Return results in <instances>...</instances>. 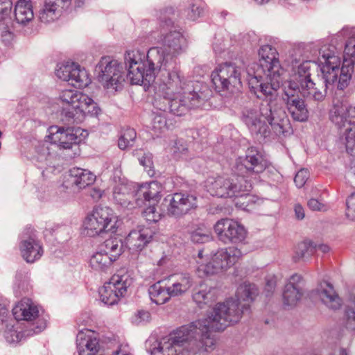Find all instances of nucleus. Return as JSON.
Here are the masks:
<instances>
[{
  "instance_id": "nucleus-12",
  "label": "nucleus",
  "mask_w": 355,
  "mask_h": 355,
  "mask_svg": "<svg viewBox=\"0 0 355 355\" xmlns=\"http://www.w3.org/2000/svg\"><path fill=\"white\" fill-rule=\"evenodd\" d=\"M131 275L125 268L119 270L99 291L102 302L108 306L116 304L132 284Z\"/></svg>"
},
{
  "instance_id": "nucleus-36",
  "label": "nucleus",
  "mask_w": 355,
  "mask_h": 355,
  "mask_svg": "<svg viewBox=\"0 0 355 355\" xmlns=\"http://www.w3.org/2000/svg\"><path fill=\"white\" fill-rule=\"evenodd\" d=\"M193 279L187 272L177 275L176 281L171 286H168V291L172 295L178 296L187 292L193 286Z\"/></svg>"
},
{
  "instance_id": "nucleus-7",
  "label": "nucleus",
  "mask_w": 355,
  "mask_h": 355,
  "mask_svg": "<svg viewBox=\"0 0 355 355\" xmlns=\"http://www.w3.org/2000/svg\"><path fill=\"white\" fill-rule=\"evenodd\" d=\"M154 49H150L147 53L148 67L145 69L146 64L139 58L137 52L128 51L125 53L124 60L127 67V79L132 85L142 83L145 91L155 93V64L150 59V54Z\"/></svg>"
},
{
  "instance_id": "nucleus-24",
  "label": "nucleus",
  "mask_w": 355,
  "mask_h": 355,
  "mask_svg": "<svg viewBox=\"0 0 355 355\" xmlns=\"http://www.w3.org/2000/svg\"><path fill=\"white\" fill-rule=\"evenodd\" d=\"M154 227H144L140 230L131 231L126 237V244L130 250L141 251L154 236Z\"/></svg>"
},
{
  "instance_id": "nucleus-17",
  "label": "nucleus",
  "mask_w": 355,
  "mask_h": 355,
  "mask_svg": "<svg viewBox=\"0 0 355 355\" xmlns=\"http://www.w3.org/2000/svg\"><path fill=\"white\" fill-rule=\"evenodd\" d=\"M55 74L58 78L69 82L75 87H85L90 83L87 72L73 62L62 64L56 69Z\"/></svg>"
},
{
  "instance_id": "nucleus-4",
  "label": "nucleus",
  "mask_w": 355,
  "mask_h": 355,
  "mask_svg": "<svg viewBox=\"0 0 355 355\" xmlns=\"http://www.w3.org/2000/svg\"><path fill=\"white\" fill-rule=\"evenodd\" d=\"M178 15L172 7L161 11L159 15V39L157 41L158 62L161 64L157 77L166 75L171 78L169 66L174 59L184 53L187 48V41L179 27L175 25Z\"/></svg>"
},
{
  "instance_id": "nucleus-37",
  "label": "nucleus",
  "mask_w": 355,
  "mask_h": 355,
  "mask_svg": "<svg viewBox=\"0 0 355 355\" xmlns=\"http://www.w3.org/2000/svg\"><path fill=\"white\" fill-rule=\"evenodd\" d=\"M100 249L116 261L123 251V245L118 238H110L105 240L100 246Z\"/></svg>"
},
{
  "instance_id": "nucleus-39",
  "label": "nucleus",
  "mask_w": 355,
  "mask_h": 355,
  "mask_svg": "<svg viewBox=\"0 0 355 355\" xmlns=\"http://www.w3.org/2000/svg\"><path fill=\"white\" fill-rule=\"evenodd\" d=\"M114 261L108 254L103 252L101 249L96 252L90 259L91 267L98 271L106 270Z\"/></svg>"
},
{
  "instance_id": "nucleus-16",
  "label": "nucleus",
  "mask_w": 355,
  "mask_h": 355,
  "mask_svg": "<svg viewBox=\"0 0 355 355\" xmlns=\"http://www.w3.org/2000/svg\"><path fill=\"white\" fill-rule=\"evenodd\" d=\"M268 162L262 153L255 147L248 148L245 156L239 157L236 162V170L241 173L252 175L262 173L267 167Z\"/></svg>"
},
{
  "instance_id": "nucleus-8",
  "label": "nucleus",
  "mask_w": 355,
  "mask_h": 355,
  "mask_svg": "<svg viewBox=\"0 0 355 355\" xmlns=\"http://www.w3.org/2000/svg\"><path fill=\"white\" fill-rule=\"evenodd\" d=\"M254 94L258 98H264L263 102L261 103L259 111L254 107H246L243 108L241 113V121L245 124L248 130L252 134L256 135H260L262 137H267L270 135V129L273 130L276 135L280 136L284 135L288 132L291 129V124L288 116L286 119L288 120V125L284 128L280 127V130L275 128V125H273V121H270L261 114V108L263 103H269V98H267L266 95L262 94L259 91V88L252 89ZM276 124V121H274Z\"/></svg>"
},
{
  "instance_id": "nucleus-63",
  "label": "nucleus",
  "mask_w": 355,
  "mask_h": 355,
  "mask_svg": "<svg viewBox=\"0 0 355 355\" xmlns=\"http://www.w3.org/2000/svg\"><path fill=\"white\" fill-rule=\"evenodd\" d=\"M245 193L249 196V198H245V196L240 197L241 198V200L243 201V202H241V201L236 202V205H238L239 203H241L243 206H245V207H243V209H245V207H248V202H250V200L252 198V197L248 195V192H246Z\"/></svg>"
},
{
  "instance_id": "nucleus-33",
  "label": "nucleus",
  "mask_w": 355,
  "mask_h": 355,
  "mask_svg": "<svg viewBox=\"0 0 355 355\" xmlns=\"http://www.w3.org/2000/svg\"><path fill=\"white\" fill-rule=\"evenodd\" d=\"M15 20L19 24L26 26L34 18L33 6L30 0H19L14 9Z\"/></svg>"
},
{
  "instance_id": "nucleus-13",
  "label": "nucleus",
  "mask_w": 355,
  "mask_h": 355,
  "mask_svg": "<svg viewBox=\"0 0 355 355\" xmlns=\"http://www.w3.org/2000/svg\"><path fill=\"white\" fill-rule=\"evenodd\" d=\"M243 69L236 63L225 62L211 73V80L216 89L234 92L241 87V76Z\"/></svg>"
},
{
  "instance_id": "nucleus-40",
  "label": "nucleus",
  "mask_w": 355,
  "mask_h": 355,
  "mask_svg": "<svg viewBox=\"0 0 355 355\" xmlns=\"http://www.w3.org/2000/svg\"><path fill=\"white\" fill-rule=\"evenodd\" d=\"M345 318L347 328L355 331V288H352L349 293Z\"/></svg>"
},
{
  "instance_id": "nucleus-60",
  "label": "nucleus",
  "mask_w": 355,
  "mask_h": 355,
  "mask_svg": "<svg viewBox=\"0 0 355 355\" xmlns=\"http://www.w3.org/2000/svg\"><path fill=\"white\" fill-rule=\"evenodd\" d=\"M154 339L153 337H150L146 342V347L148 348L151 355H153L154 351L155 350V347L153 346L155 342Z\"/></svg>"
},
{
  "instance_id": "nucleus-25",
  "label": "nucleus",
  "mask_w": 355,
  "mask_h": 355,
  "mask_svg": "<svg viewBox=\"0 0 355 355\" xmlns=\"http://www.w3.org/2000/svg\"><path fill=\"white\" fill-rule=\"evenodd\" d=\"M71 4V0H45L44 8L40 11L39 18L44 23L53 21L63 10H67Z\"/></svg>"
},
{
  "instance_id": "nucleus-35",
  "label": "nucleus",
  "mask_w": 355,
  "mask_h": 355,
  "mask_svg": "<svg viewBox=\"0 0 355 355\" xmlns=\"http://www.w3.org/2000/svg\"><path fill=\"white\" fill-rule=\"evenodd\" d=\"M206 3L203 0H190L188 6L184 10L183 12L180 13L178 11H175V13L178 15V18H185L190 21H196L198 18L202 17L205 12Z\"/></svg>"
},
{
  "instance_id": "nucleus-50",
  "label": "nucleus",
  "mask_w": 355,
  "mask_h": 355,
  "mask_svg": "<svg viewBox=\"0 0 355 355\" xmlns=\"http://www.w3.org/2000/svg\"><path fill=\"white\" fill-rule=\"evenodd\" d=\"M151 319L148 311L141 310L137 311L132 318V322L137 325L148 322Z\"/></svg>"
},
{
  "instance_id": "nucleus-3",
  "label": "nucleus",
  "mask_w": 355,
  "mask_h": 355,
  "mask_svg": "<svg viewBox=\"0 0 355 355\" xmlns=\"http://www.w3.org/2000/svg\"><path fill=\"white\" fill-rule=\"evenodd\" d=\"M355 37H350L345 44L344 59L341 68L340 53L336 47L331 44H324L319 49L318 65L322 77L317 83L312 80L300 87L301 94L318 102L322 101L329 85L337 82V88L343 90L352 78L355 60Z\"/></svg>"
},
{
  "instance_id": "nucleus-2",
  "label": "nucleus",
  "mask_w": 355,
  "mask_h": 355,
  "mask_svg": "<svg viewBox=\"0 0 355 355\" xmlns=\"http://www.w3.org/2000/svg\"><path fill=\"white\" fill-rule=\"evenodd\" d=\"M259 63L254 64L253 73L248 71L250 76L249 85L252 89L259 88V91L269 98V103H263L261 114L270 121H273L275 128L280 130V127L288 125L286 112L277 104L278 92L282 83V69L277 58L278 53L270 45L262 46L259 51Z\"/></svg>"
},
{
  "instance_id": "nucleus-19",
  "label": "nucleus",
  "mask_w": 355,
  "mask_h": 355,
  "mask_svg": "<svg viewBox=\"0 0 355 355\" xmlns=\"http://www.w3.org/2000/svg\"><path fill=\"white\" fill-rule=\"evenodd\" d=\"M78 130L71 128L51 126L49 128V138L51 143L58 145L60 148H78L81 139L77 135Z\"/></svg>"
},
{
  "instance_id": "nucleus-61",
  "label": "nucleus",
  "mask_w": 355,
  "mask_h": 355,
  "mask_svg": "<svg viewBox=\"0 0 355 355\" xmlns=\"http://www.w3.org/2000/svg\"><path fill=\"white\" fill-rule=\"evenodd\" d=\"M148 295L152 302H155V284L151 285L148 288Z\"/></svg>"
},
{
  "instance_id": "nucleus-48",
  "label": "nucleus",
  "mask_w": 355,
  "mask_h": 355,
  "mask_svg": "<svg viewBox=\"0 0 355 355\" xmlns=\"http://www.w3.org/2000/svg\"><path fill=\"white\" fill-rule=\"evenodd\" d=\"M12 6L10 0H0V21H4L10 16Z\"/></svg>"
},
{
  "instance_id": "nucleus-57",
  "label": "nucleus",
  "mask_w": 355,
  "mask_h": 355,
  "mask_svg": "<svg viewBox=\"0 0 355 355\" xmlns=\"http://www.w3.org/2000/svg\"><path fill=\"white\" fill-rule=\"evenodd\" d=\"M295 216L297 219L302 220L304 218V210L300 205H295L294 207Z\"/></svg>"
},
{
  "instance_id": "nucleus-41",
  "label": "nucleus",
  "mask_w": 355,
  "mask_h": 355,
  "mask_svg": "<svg viewBox=\"0 0 355 355\" xmlns=\"http://www.w3.org/2000/svg\"><path fill=\"white\" fill-rule=\"evenodd\" d=\"M213 239L211 228L200 225L198 226L191 233V239L196 243H204L211 241Z\"/></svg>"
},
{
  "instance_id": "nucleus-28",
  "label": "nucleus",
  "mask_w": 355,
  "mask_h": 355,
  "mask_svg": "<svg viewBox=\"0 0 355 355\" xmlns=\"http://www.w3.org/2000/svg\"><path fill=\"white\" fill-rule=\"evenodd\" d=\"M294 74L291 78L284 83H295L297 87L300 89L302 85L311 80V61L300 59L292 58L291 61Z\"/></svg>"
},
{
  "instance_id": "nucleus-10",
  "label": "nucleus",
  "mask_w": 355,
  "mask_h": 355,
  "mask_svg": "<svg viewBox=\"0 0 355 355\" xmlns=\"http://www.w3.org/2000/svg\"><path fill=\"white\" fill-rule=\"evenodd\" d=\"M117 216L108 207L98 206L85 218L83 233L88 236H96L116 230Z\"/></svg>"
},
{
  "instance_id": "nucleus-34",
  "label": "nucleus",
  "mask_w": 355,
  "mask_h": 355,
  "mask_svg": "<svg viewBox=\"0 0 355 355\" xmlns=\"http://www.w3.org/2000/svg\"><path fill=\"white\" fill-rule=\"evenodd\" d=\"M69 173L71 183L79 189L92 184L96 180L95 175L87 169L73 168Z\"/></svg>"
},
{
  "instance_id": "nucleus-58",
  "label": "nucleus",
  "mask_w": 355,
  "mask_h": 355,
  "mask_svg": "<svg viewBox=\"0 0 355 355\" xmlns=\"http://www.w3.org/2000/svg\"><path fill=\"white\" fill-rule=\"evenodd\" d=\"M103 195V191L97 188H93L89 191V196L94 200H98Z\"/></svg>"
},
{
  "instance_id": "nucleus-59",
  "label": "nucleus",
  "mask_w": 355,
  "mask_h": 355,
  "mask_svg": "<svg viewBox=\"0 0 355 355\" xmlns=\"http://www.w3.org/2000/svg\"><path fill=\"white\" fill-rule=\"evenodd\" d=\"M8 311L6 308L0 305V329H2L3 323L6 320Z\"/></svg>"
},
{
  "instance_id": "nucleus-49",
  "label": "nucleus",
  "mask_w": 355,
  "mask_h": 355,
  "mask_svg": "<svg viewBox=\"0 0 355 355\" xmlns=\"http://www.w3.org/2000/svg\"><path fill=\"white\" fill-rule=\"evenodd\" d=\"M346 216L352 220H355V193L349 196L346 201Z\"/></svg>"
},
{
  "instance_id": "nucleus-5",
  "label": "nucleus",
  "mask_w": 355,
  "mask_h": 355,
  "mask_svg": "<svg viewBox=\"0 0 355 355\" xmlns=\"http://www.w3.org/2000/svg\"><path fill=\"white\" fill-rule=\"evenodd\" d=\"M162 83L159 90L168 101L171 114L176 116L186 114L191 109L198 108L206 101L202 92H197L191 83L183 82L180 75L175 72L168 79L166 75L158 76Z\"/></svg>"
},
{
  "instance_id": "nucleus-32",
  "label": "nucleus",
  "mask_w": 355,
  "mask_h": 355,
  "mask_svg": "<svg viewBox=\"0 0 355 355\" xmlns=\"http://www.w3.org/2000/svg\"><path fill=\"white\" fill-rule=\"evenodd\" d=\"M216 294L214 288L202 282L193 289L192 298L200 308H202L204 305L215 301Z\"/></svg>"
},
{
  "instance_id": "nucleus-14",
  "label": "nucleus",
  "mask_w": 355,
  "mask_h": 355,
  "mask_svg": "<svg viewBox=\"0 0 355 355\" xmlns=\"http://www.w3.org/2000/svg\"><path fill=\"white\" fill-rule=\"evenodd\" d=\"M300 92L295 83H284L282 99L292 119L304 122L309 118V111L304 100L299 96Z\"/></svg>"
},
{
  "instance_id": "nucleus-6",
  "label": "nucleus",
  "mask_w": 355,
  "mask_h": 355,
  "mask_svg": "<svg viewBox=\"0 0 355 355\" xmlns=\"http://www.w3.org/2000/svg\"><path fill=\"white\" fill-rule=\"evenodd\" d=\"M329 119L340 129V140L346 152L355 157V106L346 101H334Z\"/></svg>"
},
{
  "instance_id": "nucleus-64",
  "label": "nucleus",
  "mask_w": 355,
  "mask_h": 355,
  "mask_svg": "<svg viewBox=\"0 0 355 355\" xmlns=\"http://www.w3.org/2000/svg\"><path fill=\"white\" fill-rule=\"evenodd\" d=\"M85 0H74V8H80L83 6Z\"/></svg>"
},
{
  "instance_id": "nucleus-62",
  "label": "nucleus",
  "mask_w": 355,
  "mask_h": 355,
  "mask_svg": "<svg viewBox=\"0 0 355 355\" xmlns=\"http://www.w3.org/2000/svg\"><path fill=\"white\" fill-rule=\"evenodd\" d=\"M316 252L320 251L322 253L325 254L329 251V247L325 244L316 245Z\"/></svg>"
},
{
  "instance_id": "nucleus-21",
  "label": "nucleus",
  "mask_w": 355,
  "mask_h": 355,
  "mask_svg": "<svg viewBox=\"0 0 355 355\" xmlns=\"http://www.w3.org/2000/svg\"><path fill=\"white\" fill-rule=\"evenodd\" d=\"M83 94L73 89H66L61 92L59 98L61 102L63 103L62 110V120L67 123L68 124L73 123V119L69 118L71 114H67L68 112L74 114L76 112L80 101Z\"/></svg>"
},
{
  "instance_id": "nucleus-51",
  "label": "nucleus",
  "mask_w": 355,
  "mask_h": 355,
  "mask_svg": "<svg viewBox=\"0 0 355 355\" xmlns=\"http://www.w3.org/2000/svg\"><path fill=\"white\" fill-rule=\"evenodd\" d=\"M173 296L168 291V287L163 288L160 286L157 288V304H163L166 303L170 297Z\"/></svg>"
},
{
  "instance_id": "nucleus-11",
  "label": "nucleus",
  "mask_w": 355,
  "mask_h": 355,
  "mask_svg": "<svg viewBox=\"0 0 355 355\" xmlns=\"http://www.w3.org/2000/svg\"><path fill=\"white\" fill-rule=\"evenodd\" d=\"M98 80L102 86L112 91L121 89L125 80L123 66L118 60L110 57L101 58L96 66Z\"/></svg>"
},
{
  "instance_id": "nucleus-46",
  "label": "nucleus",
  "mask_w": 355,
  "mask_h": 355,
  "mask_svg": "<svg viewBox=\"0 0 355 355\" xmlns=\"http://www.w3.org/2000/svg\"><path fill=\"white\" fill-rule=\"evenodd\" d=\"M157 123L158 124V126L157 125V129L159 128L162 132L165 129L168 130L174 125L173 121L168 119L165 109H164L162 112H157Z\"/></svg>"
},
{
  "instance_id": "nucleus-20",
  "label": "nucleus",
  "mask_w": 355,
  "mask_h": 355,
  "mask_svg": "<svg viewBox=\"0 0 355 355\" xmlns=\"http://www.w3.org/2000/svg\"><path fill=\"white\" fill-rule=\"evenodd\" d=\"M196 207L197 198L194 195L175 193L170 199L168 214L174 216H180Z\"/></svg>"
},
{
  "instance_id": "nucleus-1",
  "label": "nucleus",
  "mask_w": 355,
  "mask_h": 355,
  "mask_svg": "<svg viewBox=\"0 0 355 355\" xmlns=\"http://www.w3.org/2000/svg\"><path fill=\"white\" fill-rule=\"evenodd\" d=\"M257 294L254 284H241L235 298L217 303L205 319L182 325L164 338L157 347V355H197L213 349L215 340L210 331H223L237 323Z\"/></svg>"
},
{
  "instance_id": "nucleus-56",
  "label": "nucleus",
  "mask_w": 355,
  "mask_h": 355,
  "mask_svg": "<svg viewBox=\"0 0 355 355\" xmlns=\"http://www.w3.org/2000/svg\"><path fill=\"white\" fill-rule=\"evenodd\" d=\"M276 286V279L275 277H270L266 279V289L268 292H272Z\"/></svg>"
},
{
  "instance_id": "nucleus-45",
  "label": "nucleus",
  "mask_w": 355,
  "mask_h": 355,
  "mask_svg": "<svg viewBox=\"0 0 355 355\" xmlns=\"http://www.w3.org/2000/svg\"><path fill=\"white\" fill-rule=\"evenodd\" d=\"M215 267L216 265L211 260L208 263L200 264L196 269V273L199 277L203 278L206 276L220 272L219 270H217Z\"/></svg>"
},
{
  "instance_id": "nucleus-15",
  "label": "nucleus",
  "mask_w": 355,
  "mask_h": 355,
  "mask_svg": "<svg viewBox=\"0 0 355 355\" xmlns=\"http://www.w3.org/2000/svg\"><path fill=\"white\" fill-rule=\"evenodd\" d=\"M214 231L219 241L225 244L241 243L247 236L244 226L230 218H222L214 226Z\"/></svg>"
},
{
  "instance_id": "nucleus-47",
  "label": "nucleus",
  "mask_w": 355,
  "mask_h": 355,
  "mask_svg": "<svg viewBox=\"0 0 355 355\" xmlns=\"http://www.w3.org/2000/svg\"><path fill=\"white\" fill-rule=\"evenodd\" d=\"M139 162L145 168L149 176L153 177L155 175L153 155L152 153H145L144 156L139 159Z\"/></svg>"
},
{
  "instance_id": "nucleus-43",
  "label": "nucleus",
  "mask_w": 355,
  "mask_h": 355,
  "mask_svg": "<svg viewBox=\"0 0 355 355\" xmlns=\"http://www.w3.org/2000/svg\"><path fill=\"white\" fill-rule=\"evenodd\" d=\"M171 152L173 158L176 159L187 157L189 152L187 141L183 139H175L172 143Z\"/></svg>"
},
{
  "instance_id": "nucleus-52",
  "label": "nucleus",
  "mask_w": 355,
  "mask_h": 355,
  "mask_svg": "<svg viewBox=\"0 0 355 355\" xmlns=\"http://www.w3.org/2000/svg\"><path fill=\"white\" fill-rule=\"evenodd\" d=\"M309 175V173L306 169H300L299 171H297L294 178V182L295 183V185L298 188L302 187L308 180Z\"/></svg>"
},
{
  "instance_id": "nucleus-26",
  "label": "nucleus",
  "mask_w": 355,
  "mask_h": 355,
  "mask_svg": "<svg viewBox=\"0 0 355 355\" xmlns=\"http://www.w3.org/2000/svg\"><path fill=\"white\" fill-rule=\"evenodd\" d=\"M312 296H316L329 309L336 310L340 308L342 300L336 293L331 284L327 282L321 283L319 287L313 291Z\"/></svg>"
},
{
  "instance_id": "nucleus-23",
  "label": "nucleus",
  "mask_w": 355,
  "mask_h": 355,
  "mask_svg": "<svg viewBox=\"0 0 355 355\" xmlns=\"http://www.w3.org/2000/svg\"><path fill=\"white\" fill-rule=\"evenodd\" d=\"M241 255V250L237 248L229 247L219 249L211 259L216 265L215 268L221 272L233 266Z\"/></svg>"
},
{
  "instance_id": "nucleus-27",
  "label": "nucleus",
  "mask_w": 355,
  "mask_h": 355,
  "mask_svg": "<svg viewBox=\"0 0 355 355\" xmlns=\"http://www.w3.org/2000/svg\"><path fill=\"white\" fill-rule=\"evenodd\" d=\"M76 345L79 355H96L100 349L98 340L89 330L78 332Z\"/></svg>"
},
{
  "instance_id": "nucleus-38",
  "label": "nucleus",
  "mask_w": 355,
  "mask_h": 355,
  "mask_svg": "<svg viewBox=\"0 0 355 355\" xmlns=\"http://www.w3.org/2000/svg\"><path fill=\"white\" fill-rule=\"evenodd\" d=\"M316 244L310 240H304L297 244L293 255L295 262L309 259L316 252Z\"/></svg>"
},
{
  "instance_id": "nucleus-55",
  "label": "nucleus",
  "mask_w": 355,
  "mask_h": 355,
  "mask_svg": "<svg viewBox=\"0 0 355 355\" xmlns=\"http://www.w3.org/2000/svg\"><path fill=\"white\" fill-rule=\"evenodd\" d=\"M307 205L313 211H322L324 207V204L315 198H311Z\"/></svg>"
},
{
  "instance_id": "nucleus-29",
  "label": "nucleus",
  "mask_w": 355,
  "mask_h": 355,
  "mask_svg": "<svg viewBox=\"0 0 355 355\" xmlns=\"http://www.w3.org/2000/svg\"><path fill=\"white\" fill-rule=\"evenodd\" d=\"M81 101H80L76 112L73 114L72 112H68L67 114H71L69 118L73 119V123H80L86 115L91 116H98L100 113L101 110L98 106L97 103L94 101L92 98L89 97L87 95L83 94Z\"/></svg>"
},
{
  "instance_id": "nucleus-44",
  "label": "nucleus",
  "mask_w": 355,
  "mask_h": 355,
  "mask_svg": "<svg viewBox=\"0 0 355 355\" xmlns=\"http://www.w3.org/2000/svg\"><path fill=\"white\" fill-rule=\"evenodd\" d=\"M137 137V133L133 128L125 129L119 139L118 146L119 148L124 150L132 146Z\"/></svg>"
},
{
  "instance_id": "nucleus-18",
  "label": "nucleus",
  "mask_w": 355,
  "mask_h": 355,
  "mask_svg": "<svg viewBox=\"0 0 355 355\" xmlns=\"http://www.w3.org/2000/svg\"><path fill=\"white\" fill-rule=\"evenodd\" d=\"M153 182L152 181L142 184L137 191L135 199L137 206L146 207L142 214L146 221L149 222V225L155 223V193L150 188Z\"/></svg>"
},
{
  "instance_id": "nucleus-22",
  "label": "nucleus",
  "mask_w": 355,
  "mask_h": 355,
  "mask_svg": "<svg viewBox=\"0 0 355 355\" xmlns=\"http://www.w3.org/2000/svg\"><path fill=\"white\" fill-rule=\"evenodd\" d=\"M302 277L298 274H294L288 279L283 291L284 304L294 306L302 299L303 290L301 286Z\"/></svg>"
},
{
  "instance_id": "nucleus-31",
  "label": "nucleus",
  "mask_w": 355,
  "mask_h": 355,
  "mask_svg": "<svg viewBox=\"0 0 355 355\" xmlns=\"http://www.w3.org/2000/svg\"><path fill=\"white\" fill-rule=\"evenodd\" d=\"M12 313L17 320L29 321L38 316L39 311L29 299H24L12 309Z\"/></svg>"
},
{
  "instance_id": "nucleus-42",
  "label": "nucleus",
  "mask_w": 355,
  "mask_h": 355,
  "mask_svg": "<svg viewBox=\"0 0 355 355\" xmlns=\"http://www.w3.org/2000/svg\"><path fill=\"white\" fill-rule=\"evenodd\" d=\"M132 195L129 193L128 188L125 185H117L114 188L113 198L116 203L128 207L131 205Z\"/></svg>"
},
{
  "instance_id": "nucleus-9",
  "label": "nucleus",
  "mask_w": 355,
  "mask_h": 355,
  "mask_svg": "<svg viewBox=\"0 0 355 355\" xmlns=\"http://www.w3.org/2000/svg\"><path fill=\"white\" fill-rule=\"evenodd\" d=\"M206 187L207 191L213 196L219 198L249 196L245 193L252 189V183L243 175L234 174L230 177L209 178Z\"/></svg>"
},
{
  "instance_id": "nucleus-53",
  "label": "nucleus",
  "mask_w": 355,
  "mask_h": 355,
  "mask_svg": "<svg viewBox=\"0 0 355 355\" xmlns=\"http://www.w3.org/2000/svg\"><path fill=\"white\" fill-rule=\"evenodd\" d=\"M37 159L40 162H44L47 161L50 156V151L47 146L42 145L38 147Z\"/></svg>"
},
{
  "instance_id": "nucleus-54",
  "label": "nucleus",
  "mask_w": 355,
  "mask_h": 355,
  "mask_svg": "<svg viewBox=\"0 0 355 355\" xmlns=\"http://www.w3.org/2000/svg\"><path fill=\"white\" fill-rule=\"evenodd\" d=\"M5 338L8 343H17L21 339V335L16 330L10 329L5 332Z\"/></svg>"
},
{
  "instance_id": "nucleus-30",
  "label": "nucleus",
  "mask_w": 355,
  "mask_h": 355,
  "mask_svg": "<svg viewBox=\"0 0 355 355\" xmlns=\"http://www.w3.org/2000/svg\"><path fill=\"white\" fill-rule=\"evenodd\" d=\"M20 251L23 259L27 263L35 262L40 259L43 254V249L41 244L32 236L21 242Z\"/></svg>"
}]
</instances>
